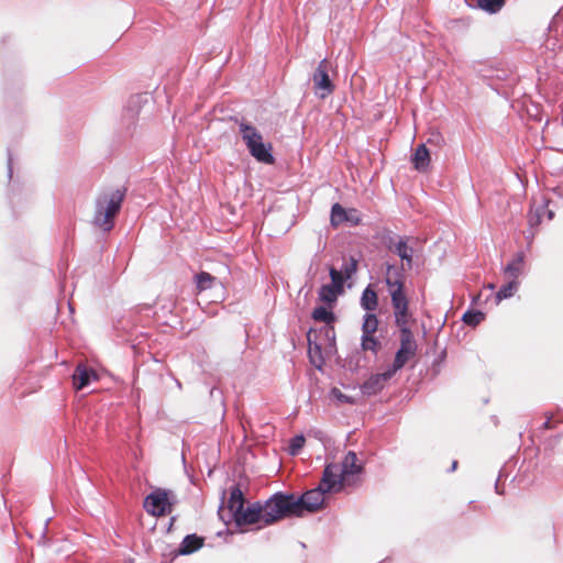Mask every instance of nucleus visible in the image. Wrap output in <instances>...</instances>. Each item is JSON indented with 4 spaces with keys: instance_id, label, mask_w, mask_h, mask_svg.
<instances>
[{
    "instance_id": "obj_25",
    "label": "nucleus",
    "mask_w": 563,
    "mask_h": 563,
    "mask_svg": "<svg viewBox=\"0 0 563 563\" xmlns=\"http://www.w3.org/2000/svg\"><path fill=\"white\" fill-rule=\"evenodd\" d=\"M195 284L198 292L211 289L216 285L222 286V283L216 276L206 271H200L195 275Z\"/></svg>"
},
{
    "instance_id": "obj_28",
    "label": "nucleus",
    "mask_w": 563,
    "mask_h": 563,
    "mask_svg": "<svg viewBox=\"0 0 563 563\" xmlns=\"http://www.w3.org/2000/svg\"><path fill=\"white\" fill-rule=\"evenodd\" d=\"M379 320L375 311H365L362 323V334H375L378 330Z\"/></svg>"
},
{
    "instance_id": "obj_3",
    "label": "nucleus",
    "mask_w": 563,
    "mask_h": 563,
    "mask_svg": "<svg viewBox=\"0 0 563 563\" xmlns=\"http://www.w3.org/2000/svg\"><path fill=\"white\" fill-rule=\"evenodd\" d=\"M422 252V244L415 236H397L389 241V255L399 258L400 264L389 263V274L393 272L395 279L405 282L406 274L412 269L413 264Z\"/></svg>"
},
{
    "instance_id": "obj_34",
    "label": "nucleus",
    "mask_w": 563,
    "mask_h": 563,
    "mask_svg": "<svg viewBox=\"0 0 563 563\" xmlns=\"http://www.w3.org/2000/svg\"><path fill=\"white\" fill-rule=\"evenodd\" d=\"M484 320V313L479 311H468L464 313L463 321L468 325H477Z\"/></svg>"
},
{
    "instance_id": "obj_18",
    "label": "nucleus",
    "mask_w": 563,
    "mask_h": 563,
    "mask_svg": "<svg viewBox=\"0 0 563 563\" xmlns=\"http://www.w3.org/2000/svg\"><path fill=\"white\" fill-rule=\"evenodd\" d=\"M98 378L99 375L97 374V372L92 367L84 363L77 364L71 375L73 386L76 390L85 389Z\"/></svg>"
},
{
    "instance_id": "obj_17",
    "label": "nucleus",
    "mask_w": 563,
    "mask_h": 563,
    "mask_svg": "<svg viewBox=\"0 0 563 563\" xmlns=\"http://www.w3.org/2000/svg\"><path fill=\"white\" fill-rule=\"evenodd\" d=\"M360 221L361 219L356 214L355 209H346L339 202L332 205L330 212V223L332 227L335 228L342 223L357 225Z\"/></svg>"
},
{
    "instance_id": "obj_32",
    "label": "nucleus",
    "mask_w": 563,
    "mask_h": 563,
    "mask_svg": "<svg viewBox=\"0 0 563 563\" xmlns=\"http://www.w3.org/2000/svg\"><path fill=\"white\" fill-rule=\"evenodd\" d=\"M504 3L505 0H478V7L489 13L498 12Z\"/></svg>"
},
{
    "instance_id": "obj_15",
    "label": "nucleus",
    "mask_w": 563,
    "mask_h": 563,
    "mask_svg": "<svg viewBox=\"0 0 563 563\" xmlns=\"http://www.w3.org/2000/svg\"><path fill=\"white\" fill-rule=\"evenodd\" d=\"M205 542L206 538L196 532L186 534L178 547L172 552L173 559L191 555L198 552L203 548Z\"/></svg>"
},
{
    "instance_id": "obj_20",
    "label": "nucleus",
    "mask_w": 563,
    "mask_h": 563,
    "mask_svg": "<svg viewBox=\"0 0 563 563\" xmlns=\"http://www.w3.org/2000/svg\"><path fill=\"white\" fill-rule=\"evenodd\" d=\"M334 308L335 307L333 306L323 303L317 305L312 309L310 318L314 322L323 323V325H334L339 320V317L335 313Z\"/></svg>"
},
{
    "instance_id": "obj_45",
    "label": "nucleus",
    "mask_w": 563,
    "mask_h": 563,
    "mask_svg": "<svg viewBox=\"0 0 563 563\" xmlns=\"http://www.w3.org/2000/svg\"><path fill=\"white\" fill-rule=\"evenodd\" d=\"M383 90H384V95H385V97L387 98V85H384V86H383Z\"/></svg>"
},
{
    "instance_id": "obj_1",
    "label": "nucleus",
    "mask_w": 563,
    "mask_h": 563,
    "mask_svg": "<svg viewBox=\"0 0 563 563\" xmlns=\"http://www.w3.org/2000/svg\"><path fill=\"white\" fill-rule=\"evenodd\" d=\"M128 188L108 187L101 190L95 200L93 224L103 232H109L114 228L115 219L119 216L123 201L126 197Z\"/></svg>"
},
{
    "instance_id": "obj_6",
    "label": "nucleus",
    "mask_w": 563,
    "mask_h": 563,
    "mask_svg": "<svg viewBox=\"0 0 563 563\" xmlns=\"http://www.w3.org/2000/svg\"><path fill=\"white\" fill-rule=\"evenodd\" d=\"M405 282L401 279H394L389 276V295L391 300V308L394 321L399 331L412 330L416 325V319L412 311L409 309V300L405 291Z\"/></svg>"
},
{
    "instance_id": "obj_27",
    "label": "nucleus",
    "mask_w": 563,
    "mask_h": 563,
    "mask_svg": "<svg viewBox=\"0 0 563 563\" xmlns=\"http://www.w3.org/2000/svg\"><path fill=\"white\" fill-rule=\"evenodd\" d=\"M525 265V254L519 252L515 255L512 261L505 267V273L512 279H517L522 273Z\"/></svg>"
},
{
    "instance_id": "obj_38",
    "label": "nucleus",
    "mask_w": 563,
    "mask_h": 563,
    "mask_svg": "<svg viewBox=\"0 0 563 563\" xmlns=\"http://www.w3.org/2000/svg\"><path fill=\"white\" fill-rule=\"evenodd\" d=\"M239 306V302H229L228 305L223 306V309L229 313H236L240 312Z\"/></svg>"
},
{
    "instance_id": "obj_26",
    "label": "nucleus",
    "mask_w": 563,
    "mask_h": 563,
    "mask_svg": "<svg viewBox=\"0 0 563 563\" xmlns=\"http://www.w3.org/2000/svg\"><path fill=\"white\" fill-rule=\"evenodd\" d=\"M412 163L418 172L424 173L430 165V152L424 144H420L412 156Z\"/></svg>"
},
{
    "instance_id": "obj_9",
    "label": "nucleus",
    "mask_w": 563,
    "mask_h": 563,
    "mask_svg": "<svg viewBox=\"0 0 563 563\" xmlns=\"http://www.w3.org/2000/svg\"><path fill=\"white\" fill-rule=\"evenodd\" d=\"M330 283L323 284L318 289V300L320 303L336 307L339 297L345 292L339 276H336V268L333 265H328Z\"/></svg>"
},
{
    "instance_id": "obj_39",
    "label": "nucleus",
    "mask_w": 563,
    "mask_h": 563,
    "mask_svg": "<svg viewBox=\"0 0 563 563\" xmlns=\"http://www.w3.org/2000/svg\"><path fill=\"white\" fill-rule=\"evenodd\" d=\"M15 194H14V184H12L10 186V189H9V192H8V199H9V203L10 206L12 207V209H14V205H15Z\"/></svg>"
},
{
    "instance_id": "obj_21",
    "label": "nucleus",
    "mask_w": 563,
    "mask_h": 563,
    "mask_svg": "<svg viewBox=\"0 0 563 563\" xmlns=\"http://www.w3.org/2000/svg\"><path fill=\"white\" fill-rule=\"evenodd\" d=\"M312 336L318 338L322 342L327 354L336 352V335L334 325H322L318 330L314 329Z\"/></svg>"
},
{
    "instance_id": "obj_16",
    "label": "nucleus",
    "mask_w": 563,
    "mask_h": 563,
    "mask_svg": "<svg viewBox=\"0 0 563 563\" xmlns=\"http://www.w3.org/2000/svg\"><path fill=\"white\" fill-rule=\"evenodd\" d=\"M314 329L310 328L307 332L308 357L310 363L319 371L325 364L324 353L325 349L318 338H313Z\"/></svg>"
},
{
    "instance_id": "obj_44",
    "label": "nucleus",
    "mask_w": 563,
    "mask_h": 563,
    "mask_svg": "<svg viewBox=\"0 0 563 563\" xmlns=\"http://www.w3.org/2000/svg\"><path fill=\"white\" fill-rule=\"evenodd\" d=\"M553 217H554L553 211L549 210V211H548V218H549V220H552V219H553Z\"/></svg>"
},
{
    "instance_id": "obj_48",
    "label": "nucleus",
    "mask_w": 563,
    "mask_h": 563,
    "mask_svg": "<svg viewBox=\"0 0 563 563\" xmlns=\"http://www.w3.org/2000/svg\"><path fill=\"white\" fill-rule=\"evenodd\" d=\"M385 560H386V559H384V560H380V562H379V563H384V562H385Z\"/></svg>"
},
{
    "instance_id": "obj_19",
    "label": "nucleus",
    "mask_w": 563,
    "mask_h": 563,
    "mask_svg": "<svg viewBox=\"0 0 563 563\" xmlns=\"http://www.w3.org/2000/svg\"><path fill=\"white\" fill-rule=\"evenodd\" d=\"M387 383V368L382 369L379 373L372 374L360 386L361 393L364 396H374L379 393Z\"/></svg>"
},
{
    "instance_id": "obj_33",
    "label": "nucleus",
    "mask_w": 563,
    "mask_h": 563,
    "mask_svg": "<svg viewBox=\"0 0 563 563\" xmlns=\"http://www.w3.org/2000/svg\"><path fill=\"white\" fill-rule=\"evenodd\" d=\"M330 397L332 399H335L340 404H350L351 405L354 402V399L352 396L342 393L338 387H332L330 389Z\"/></svg>"
},
{
    "instance_id": "obj_14",
    "label": "nucleus",
    "mask_w": 563,
    "mask_h": 563,
    "mask_svg": "<svg viewBox=\"0 0 563 563\" xmlns=\"http://www.w3.org/2000/svg\"><path fill=\"white\" fill-rule=\"evenodd\" d=\"M400 346L396 352L393 368L394 372L401 368L409 360H411L417 352V342L415 340L412 330L399 331Z\"/></svg>"
},
{
    "instance_id": "obj_7",
    "label": "nucleus",
    "mask_w": 563,
    "mask_h": 563,
    "mask_svg": "<svg viewBox=\"0 0 563 563\" xmlns=\"http://www.w3.org/2000/svg\"><path fill=\"white\" fill-rule=\"evenodd\" d=\"M177 501V496L172 489L156 487L144 497L143 508L153 517H164L173 512Z\"/></svg>"
},
{
    "instance_id": "obj_43",
    "label": "nucleus",
    "mask_w": 563,
    "mask_h": 563,
    "mask_svg": "<svg viewBox=\"0 0 563 563\" xmlns=\"http://www.w3.org/2000/svg\"><path fill=\"white\" fill-rule=\"evenodd\" d=\"M382 279L387 284V271L382 272Z\"/></svg>"
},
{
    "instance_id": "obj_22",
    "label": "nucleus",
    "mask_w": 563,
    "mask_h": 563,
    "mask_svg": "<svg viewBox=\"0 0 563 563\" xmlns=\"http://www.w3.org/2000/svg\"><path fill=\"white\" fill-rule=\"evenodd\" d=\"M246 504L245 493L242 489V485L240 482L233 483L229 487V498L227 500L225 507L229 510V514H232L236 508H240V505L243 506Z\"/></svg>"
},
{
    "instance_id": "obj_24",
    "label": "nucleus",
    "mask_w": 563,
    "mask_h": 563,
    "mask_svg": "<svg viewBox=\"0 0 563 563\" xmlns=\"http://www.w3.org/2000/svg\"><path fill=\"white\" fill-rule=\"evenodd\" d=\"M358 266V260L354 256H350L349 258H343L341 267L336 268V276L342 283V286L356 274Z\"/></svg>"
},
{
    "instance_id": "obj_30",
    "label": "nucleus",
    "mask_w": 563,
    "mask_h": 563,
    "mask_svg": "<svg viewBox=\"0 0 563 563\" xmlns=\"http://www.w3.org/2000/svg\"><path fill=\"white\" fill-rule=\"evenodd\" d=\"M306 443V438L302 433L295 434L292 438H290L288 443V454L291 456H296L300 454L301 450L303 449Z\"/></svg>"
},
{
    "instance_id": "obj_10",
    "label": "nucleus",
    "mask_w": 563,
    "mask_h": 563,
    "mask_svg": "<svg viewBox=\"0 0 563 563\" xmlns=\"http://www.w3.org/2000/svg\"><path fill=\"white\" fill-rule=\"evenodd\" d=\"M329 69L330 63L327 58H323L319 62L312 74L311 79L313 82L314 95L319 99H325L335 89V84L329 75Z\"/></svg>"
},
{
    "instance_id": "obj_37",
    "label": "nucleus",
    "mask_w": 563,
    "mask_h": 563,
    "mask_svg": "<svg viewBox=\"0 0 563 563\" xmlns=\"http://www.w3.org/2000/svg\"><path fill=\"white\" fill-rule=\"evenodd\" d=\"M7 152H8L7 173H8L9 181L11 183L12 178H13V157H12V153H11L10 148H8Z\"/></svg>"
},
{
    "instance_id": "obj_11",
    "label": "nucleus",
    "mask_w": 563,
    "mask_h": 563,
    "mask_svg": "<svg viewBox=\"0 0 563 563\" xmlns=\"http://www.w3.org/2000/svg\"><path fill=\"white\" fill-rule=\"evenodd\" d=\"M321 487L316 486L301 493L300 495L295 494V500L299 516L302 517L305 512H316L325 507L324 496Z\"/></svg>"
},
{
    "instance_id": "obj_35",
    "label": "nucleus",
    "mask_w": 563,
    "mask_h": 563,
    "mask_svg": "<svg viewBox=\"0 0 563 563\" xmlns=\"http://www.w3.org/2000/svg\"><path fill=\"white\" fill-rule=\"evenodd\" d=\"M545 206H541L537 209H531L528 216V221L531 227L538 225L541 222L542 211Z\"/></svg>"
},
{
    "instance_id": "obj_47",
    "label": "nucleus",
    "mask_w": 563,
    "mask_h": 563,
    "mask_svg": "<svg viewBox=\"0 0 563 563\" xmlns=\"http://www.w3.org/2000/svg\"><path fill=\"white\" fill-rule=\"evenodd\" d=\"M457 462H453L452 468L454 470L456 467Z\"/></svg>"
},
{
    "instance_id": "obj_8",
    "label": "nucleus",
    "mask_w": 563,
    "mask_h": 563,
    "mask_svg": "<svg viewBox=\"0 0 563 563\" xmlns=\"http://www.w3.org/2000/svg\"><path fill=\"white\" fill-rule=\"evenodd\" d=\"M152 106V97L148 92L135 93L128 99L122 113V124L125 125L126 134H133L139 115L143 109Z\"/></svg>"
},
{
    "instance_id": "obj_13",
    "label": "nucleus",
    "mask_w": 563,
    "mask_h": 563,
    "mask_svg": "<svg viewBox=\"0 0 563 563\" xmlns=\"http://www.w3.org/2000/svg\"><path fill=\"white\" fill-rule=\"evenodd\" d=\"M318 487H321L324 494H336L349 488L335 463L325 464Z\"/></svg>"
},
{
    "instance_id": "obj_46",
    "label": "nucleus",
    "mask_w": 563,
    "mask_h": 563,
    "mask_svg": "<svg viewBox=\"0 0 563 563\" xmlns=\"http://www.w3.org/2000/svg\"><path fill=\"white\" fill-rule=\"evenodd\" d=\"M385 231H386V229H383V230H382V234H383L382 239H383V240L385 239Z\"/></svg>"
},
{
    "instance_id": "obj_40",
    "label": "nucleus",
    "mask_w": 563,
    "mask_h": 563,
    "mask_svg": "<svg viewBox=\"0 0 563 563\" xmlns=\"http://www.w3.org/2000/svg\"><path fill=\"white\" fill-rule=\"evenodd\" d=\"M176 520H177V516H172L169 518L168 525L166 527V533H169V532L173 531V528H174V525H175Z\"/></svg>"
},
{
    "instance_id": "obj_41",
    "label": "nucleus",
    "mask_w": 563,
    "mask_h": 563,
    "mask_svg": "<svg viewBox=\"0 0 563 563\" xmlns=\"http://www.w3.org/2000/svg\"><path fill=\"white\" fill-rule=\"evenodd\" d=\"M235 531H232L229 528H225L223 530H220L217 532V537L222 538L223 536H232Z\"/></svg>"
},
{
    "instance_id": "obj_23",
    "label": "nucleus",
    "mask_w": 563,
    "mask_h": 563,
    "mask_svg": "<svg viewBox=\"0 0 563 563\" xmlns=\"http://www.w3.org/2000/svg\"><path fill=\"white\" fill-rule=\"evenodd\" d=\"M378 303L377 291L373 284H368L362 291L360 306L365 311H376Z\"/></svg>"
},
{
    "instance_id": "obj_5",
    "label": "nucleus",
    "mask_w": 563,
    "mask_h": 563,
    "mask_svg": "<svg viewBox=\"0 0 563 563\" xmlns=\"http://www.w3.org/2000/svg\"><path fill=\"white\" fill-rule=\"evenodd\" d=\"M263 504L265 506V526H272L286 518H300L295 493L278 490Z\"/></svg>"
},
{
    "instance_id": "obj_42",
    "label": "nucleus",
    "mask_w": 563,
    "mask_h": 563,
    "mask_svg": "<svg viewBox=\"0 0 563 563\" xmlns=\"http://www.w3.org/2000/svg\"><path fill=\"white\" fill-rule=\"evenodd\" d=\"M51 518H47L45 520V525H44V529H43V533L42 536L45 537L46 536V531H47V526H48V522H49Z\"/></svg>"
},
{
    "instance_id": "obj_29",
    "label": "nucleus",
    "mask_w": 563,
    "mask_h": 563,
    "mask_svg": "<svg viewBox=\"0 0 563 563\" xmlns=\"http://www.w3.org/2000/svg\"><path fill=\"white\" fill-rule=\"evenodd\" d=\"M361 349L363 351H371L375 355H377V353L382 349V342L375 334H362Z\"/></svg>"
},
{
    "instance_id": "obj_12",
    "label": "nucleus",
    "mask_w": 563,
    "mask_h": 563,
    "mask_svg": "<svg viewBox=\"0 0 563 563\" xmlns=\"http://www.w3.org/2000/svg\"><path fill=\"white\" fill-rule=\"evenodd\" d=\"M339 470L349 487H355L361 484L364 466L358 461L357 454L354 451H349L344 455Z\"/></svg>"
},
{
    "instance_id": "obj_2",
    "label": "nucleus",
    "mask_w": 563,
    "mask_h": 563,
    "mask_svg": "<svg viewBox=\"0 0 563 563\" xmlns=\"http://www.w3.org/2000/svg\"><path fill=\"white\" fill-rule=\"evenodd\" d=\"M231 120L239 125V133L249 154L260 164H275L276 157L273 144L264 141L261 131L244 118L231 117Z\"/></svg>"
},
{
    "instance_id": "obj_4",
    "label": "nucleus",
    "mask_w": 563,
    "mask_h": 563,
    "mask_svg": "<svg viewBox=\"0 0 563 563\" xmlns=\"http://www.w3.org/2000/svg\"><path fill=\"white\" fill-rule=\"evenodd\" d=\"M227 490H222L221 503L218 509L219 519L224 523L229 525L231 522L234 523L235 533H245L246 526L258 525L256 529L264 528L265 526V506L263 501L256 500L249 505H240V508H236L232 514L228 516L223 515L224 508V499H225Z\"/></svg>"
},
{
    "instance_id": "obj_36",
    "label": "nucleus",
    "mask_w": 563,
    "mask_h": 563,
    "mask_svg": "<svg viewBox=\"0 0 563 563\" xmlns=\"http://www.w3.org/2000/svg\"><path fill=\"white\" fill-rule=\"evenodd\" d=\"M360 364H358V360L355 358V356H350V357H346L344 360V363L342 365V367L351 371V372H354L358 368Z\"/></svg>"
},
{
    "instance_id": "obj_31",
    "label": "nucleus",
    "mask_w": 563,
    "mask_h": 563,
    "mask_svg": "<svg viewBox=\"0 0 563 563\" xmlns=\"http://www.w3.org/2000/svg\"><path fill=\"white\" fill-rule=\"evenodd\" d=\"M519 283L516 279L510 280L504 285L496 294V301L499 303L501 300L510 298L518 289Z\"/></svg>"
}]
</instances>
